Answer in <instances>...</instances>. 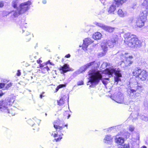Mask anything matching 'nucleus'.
Masks as SVG:
<instances>
[{
	"label": "nucleus",
	"instance_id": "obj_1",
	"mask_svg": "<svg viewBox=\"0 0 148 148\" xmlns=\"http://www.w3.org/2000/svg\"><path fill=\"white\" fill-rule=\"evenodd\" d=\"M123 37L124 43L128 46L136 48L141 46V42L136 35L128 33L124 34Z\"/></svg>",
	"mask_w": 148,
	"mask_h": 148
},
{
	"label": "nucleus",
	"instance_id": "obj_2",
	"mask_svg": "<svg viewBox=\"0 0 148 148\" xmlns=\"http://www.w3.org/2000/svg\"><path fill=\"white\" fill-rule=\"evenodd\" d=\"M133 76L135 78L142 81H147L148 79V73L146 70L142 69L138 67L133 69L132 71Z\"/></svg>",
	"mask_w": 148,
	"mask_h": 148
},
{
	"label": "nucleus",
	"instance_id": "obj_3",
	"mask_svg": "<svg viewBox=\"0 0 148 148\" xmlns=\"http://www.w3.org/2000/svg\"><path fill=\"white\" fill-rule=\"evenodd\" d=\"M91 72L89 82L91 83L98 84L102 78L101 74L99 71H96L95 69L91 70Z\"/></svg>",
	"mask_w": 148,
	"mask_h": 148
},
{
	"label": "nucleus",
	"instance_id": "obj_4",
	"mask_svg": "<svg viewBox=\"0 0 148 148\" xmlns=\"http://www.w3.org/2000/svg\"><path fill=\"white\" fill-rule=\"evenodd\" d=\"M32 4L30 1L21 3L19 6V12L20 14H23L28 10L30 8V6Z\"/></svg>",
	"mask_w": 148,
	"mask_h": 148
},
{
	"label": "nucleus",
	"instance_id": "obj_5",
	"mask_svg": "<svg viewBox=\"0 0 148 148\" xmlns=\"http://www.w3.org/2000/svg\"><path fill=\"white\" fill-rule=\"evenodd\" d=\"M138 82L136 83L133 85L132 88L130 89V92L131 93H134L137 92L138 94H140L142 91V86L139 85Z\"/></svg>",
	"mask_w": 148,
	"mask_h": 148
},
{
	"label": "nucleus",
	"instance_id": "obj_6",
	"mask_svg": "<svg viewBox=\"0 0 148 148\" xmlns=\"http://www.w3.org/2000/svg\"><path fill=\"white\" fill-rule=\"evenodd\" d=\"M10 105L9 100L8 99L2 100L0 101V110L3 111L8 110L7 106Z\"/></svg>",
	"mask_w": 148,
	"mask_h": 148
},
{
	"label": "nucleus",
	"instance_id": "obj_7",
	"mask_svg": "<svg viewBox=\"0 0 148 148\" xmlns=\"http://www.w3.org/2000/svg\"><path fill=\"white\" fill-rule=\"evenodd\" d=\"M90 66L95 69H97L99 66L98 64L95 61L86 64L82 67V71H85Z\"/></svg>",
	"mask_w": 148,
	"mask_h": 148
},
{
	"label": "nucleus",
	"instance_id": "obj_8",
	"mask_svg": "<svg viewBox=\"0 0 148 148\" xmlns=\"http://www.w3.org/2000/svg\"><path fill=\"white\" fill-rule=\"evenodd\" d=\"M48 62H49V63L51 64V63L49 60L45 63L40 64L39 67L41 68V71L42 73H45L50 70L48 66H46L47 64H48Z\"/></svg>",
	"mask_w": 148,
	"mask_h": 148
},
{
	"label": "nucleus",
	"instance_id": "obj_9",
	"mask_svg": "<svg viewBox=\"0 0 148 148\" xmlns=\"http://www.w3.org/2000/svg\"><path fill=\"white\" fill-rule=\"evenodd\" d=\"M93 41L88 38H85L82 45V48L84 50H86L88 46L93 42Z\"/></svg>",
	"mask_w": 148,
	"mask_h": 148
},
{
	"label": "nucleus",
	"instance_id": "obj_10",
	"mask_svg": "<svg viewBox=\"0 0 148 148\" xmlns=\"http://www.w3.org/2000/svg\"><path fill=\"white\" fill-rule=\"evenodd\" d=\"M59 71H61L60 73L61 74H64L70 71L71 69L69 65L67 64H64L63 66L58 68Z\"/></svg>",
	"mask_w": 148,
	"mask_h": 148
},
{
	"label": "nucleus",
	"instance_id": "obj_11",
	"mask_svg": "<svg viewBox=\"0 0 148 148\" xmlns=\"http://www.w3.org/2000/svg\"><path fill=\"white\" fill-rule=\"evenodd\" d=\"M57 132H64L65 129H67L68 128L67 124H64L63 123L60 125L56 126V128H54Z\"/></svg>",
	"mask_w": 148,
	"mask_h": 148
},
{
	"label": "nucleus",
	"instance_id": "obj_12",
	"mask_svg": "<svg viewBox=\"0 0 148 148\" xmlns=\"http://www.w3.org/2000/svg\"><path fill=\"white\" fill-rule=\"evenodd\" d=\"M115 71V69L111 68H106L103 71V73L109 76H112Z\"/></svg>",
	"mask_w": 148,
	"mask_h": 148
},
{
	"label": "nucleus",
	"instance_id": "obj_13",
	"mask_svg": "<svg viewBox=\"0 0 148 148\" xmlns=\"http://www.w3.org/2000/svg\"><path fill=\"white\" fill-rule=\"evenodd\" d=\"M146 21V20L140 18H138L136 21V25L137 27L141 28L144 26Z\"/></svg>",
	"mask_w": 148,
	"mask_h": 148
},
{
	"label": "nucleus",
	"instance_id": "obj_14",
	"mask_svg": "<svg viewBox=\"0 0 148 148\" xmlns=\"http://www.w3.org/2000/svg\"><path fill=\"white\" fill-rule=\"evenodd\" d=\"M68 99L66 95H63L61 96L60 99L57 101L58 105L60 106H62L66 100Z\"/></svg>",
	"mask_w": 148,
	"mask_h": 148
},
{
	"label": "nucleus",
	"instance_id": "obj_15",
	"mask_svg": "<svg viewBox=\"0 0 148 148\" xmlns=\"http://www.w3.org/2000/svg\"><path fill=\"white\" fill-rule=\"evenodd\" d=\"M148 14V11L147 10L143 11L140 12L139 17L142 19L146 20Z\"/></svg>",
	"mask_w": 148,
	"mask_h": 148
},
{
	"label": "nucleus",
	"instance_id": "obj_16",
	"mask_svg": "<svg viewBox=\"0 0 148 148\" xmlns=\"http://www.w3.org/2000/svg\"><path fill=\"white\" fill-rule=\"evenodd\" d=\"M127 1V0H114L113 3L117 7H119L123 5Z\"/></svg>",
	"mask_w": 148,
	"mask_h": 148
},
{
	"label": "nucleus",
	"instance_id": "obj_17",
	"mask_svg": "<svg viewBox=\"0 0 148 148\" xmlns=\"http://www.w3.org/2000/svg\"><path fill=\"white\" fill-rule=\"evenodd\" d=\"M123 62L124 64L123 67H126L130 66L131 65L133 64V61L131 59L126 58L125 60Z\"/></svg>",
	"mask_w": 148,
	"mask_h": 148
},
{
	"label": "nucleus",
	"instance_id": "obj_18",
	"mask_svg": "<svg viewBox=\"0 0 148 148\" xmlns=\"http://www.w3.org/2000/svg\"><path fill=\"white\" fill-rule=\"evenodd\" d=\"M116 10V5H114V3H113L108 8V12L109 14H114Z\"/></svg>",
	"mask_w": 148,
	"mask_h": 148
},
{
	"label": "nucleus",
	"instance_id": "obj_19",
	"mask_svg": "<svg viewBox=\"0 0 148 148\" xmlns=\"http://www.w3.org/2000/svg\"><path fill=\"white\" fill-rule=\"evenodd\" d=\"M117 42L118 40L114 39L109 41L108 42V44L110 47H113L114 45H116Z\"/></svg>",
	"mask_w": 148,
	"mask_h": 148
},
{
	"label": "nucleus",
	"instance_id": "obj_20",
	"mask_svg": "<svg viewBox=\"0 0 148 148\" xmlns=\"http://www.w3.org/2000/svg\"><path fill=\"white\" fill-rule=\"evenodd\" d=\"M14 12L13 14L11 16V17L12 19H14V18L17 17L20 14H20L19 12V10L18 12H17L16 11L12 10L10 12L8 13V14H9L12 12Z\"/></svg>",
	"mask_w": 148,
	"mask_h": 148
},
{
	"label": "nucleus",
	"instance_id": "obj_21",
	"mask_svg": "<svg viewBox=\"0 0 148 148\" xmlns=\"http://www.w3.org/2000/svg\"><path fill=\"white\" fill-rule=\"evenodd\" d=\"M63 123L62 121L59 119L55 120L53 122V127L54 128H56V126H59Z\"/></svg>",
	"mask_w": 148,
	"mask_h": 148
},
{
	"label": "nucleus",
	"instance_id": "obj_22",
	"mask_svg": "<svg viewBox=\"0 0 148 148\" xmlns=\"http://www.w3.org/2000/svg\"><path fill=\"white\" fill-rule=\"evenodd\" d=\"M115 141L116 143L120 145H122L124 142L123 138L121 137L116 138L115 139Z\"/></svg>",
	"mask_w": 148,
	"mask_h": 148
},
{
	"label": "nucleus",
	"instance_id": "obj_23",
	"mask_svg": "<svg viewBox=\"0 0 148 148\" xmlns=\"http://www.w3.org/2000/svg\"><path fill=\"white\" fill-rule=\"evenodd\" d=\"M115 29V28L105 25L104 30L107 32L112 33L113 32Z\"/></svg>",
	"mask_w": 148,
	"mask_h": 148
},
{
	"label": "nucleus",
	"instance_id": "obj_24",
	"mask_svg": "<svg viewBox=\"0 0 148 148\" xmlns=\"http://www.w3.org/2000/svg\"><path fill=\"white\" fill-rule=\"evenodd\" d=\"M101 33L98 32L95 33L92 36V37L95 40H99L101 38Z\"/></svg>",
	"mask_w": 148,
	"mask_h": 148
},
{
	"label": "nucleus",
	"instance_id": "obj_25",
	"mask_svg": "<svg viewBox=\"0 0 148 148\" xmlns=\"http://www.w3.org/2000/svg\"><path fill=\"white\" fill-rule=\"evenodd\" d=\"M117 14L120 17H123L125 15V12L121 9H119L117 11Z\"/></svg>",
	"mask_w": 148,
	"mask_h": 148
},
{
	"label": "nucleus",
	"instance_id": "obj_26",
	"mask_svg": "<svg viewBox=\"0 0 148 148\" xmlns=\"http://www.w3.org/2000/svg\"><path fill=\"white\" fill-rule=\"evenodd\" d=\"M58 134H54L53 135V136L55 138L54 140L56 142H58L60 141L61 139L62 138V136L61 135H59L58 136V138H56L58 137Z\"/></svg>",
	"mask_w": 148,
	"mask_h": 148
},
{
	"label": "nucleus",
	"instance_id": "obj_27",
	"mask_svg": "<svg viewBox=\"0 0 148 148\" xmlns=\"http://www.w3.org/2000/svg\"><path fill=\"white\" fill-rule=\"evenodd\" d=\"M27 123L30 125H33L36 122V121L34 118L29 119L27 121Z\"/></svg>",
	"mask_w": 148,
	"mask_h": 148
},
{
	"label": "nucleus",
	"instance_id": "obj_28",
	"mask_svg": "<svg viewBox=\"0 0 148 148\" xmlns=\"http://www.w3.org/2000/svg\"><path fill=\"white\" fill-rule=\"evenodd\" d=\"M32 37V34L29 33V34H25V38L26 41L28 42L31 40Z\"/></svg>",
	"mask_w": 148,
	"mask_h": 148
},
{
	"label": "nucleus",
	"instance_id": "obj_29",
	"mask_svg": "<svg viewBox=\"0 0 148 148\" xmlns=\"http://www.w3.org/2000/svg\"><path fill=\"white\" fill-rule=\"evenodd\" d=\"M120 72V70H116L115 69V71L114 73L116 77H122V75Z\"/></svg>",
	"mask_w": 148,
	"mask_h": 148
},
{
	"label": "nucleus",
	"instance_id": "obj_30",
	"mask_svg": "<svg viewBox=\"0 0 148 148\" xmlns=\"http://www.w3.org/2000/svg\"><path fill=\"white\" fill-rule=\"evenodd\" d=\"M66 83H65L64 84H60L58 85L56 88V92H57L58 90L61 88L64 87H66Z\"/></svg>",
	"mask_w": 148,
	"mask_h": 148
},
{
	"label": "nucleus",
	"instance_id": "obj_31",
	"mask_svg": "<svg viewBox=\"0 0 148 148\" xmlns=\"http://www.w3.org/2000/svg\"><path fill=\"white\" fill-rule=\"evenodd\" d=\"M142 5L146 8V9H148V0H144L142 3Z\"/></svg>",
	"mask_w": 148,
	"mask_h": 148
},
{
	"label": "nucleus",
	"instance_id": "obj_32",
	"mask_svg": "<svg viewBox=\"0 0 148 148\" xmlns=\"http://www.w3.org/2000/svg\"><path fill=\"white\" fill-rule=\"evenodd\" d=\"M18 1L17 0L13 1L12 2V6L14 8H16L17 7Z\"/></svg>",
	"mask_w": 148,
	"mask_h": 148
},
{
	"label": "nucleus",
	"instance_id": "obj_33",
	"mask_svg": "<svg viewBox=\"0 0 148 148\" xmlns=\"http://www.w3.org/2000/svg\"><path fill=\"white\" fill-rule=\"evenodd\" d=\"M112 138L111 137V135H107L104 138V140L106 141H110L112 140Z\"/></svg>",
	"mask_w": 148,
	"mask_h": 148
},
{
	"label": "nucleus",
	"instance_id": "obj_34",
	"mask_svg": "<svg viewBox=\"0 0 148 148\" xmlns=\"http://www.w3.org/2000/svg\"><path fill=\"white\" fill-rule=\"evenodd\" d=\"M96 25L97 26L102 28L103 29H104L105 26V25H104V24L99 23H96Z\"/></svg>",
	"mask_w": 148,
	"mask_h": 148
},
{
	"label": "nucleus",
	"instance_id": "obj_35",
	"mask_svg": "<svg viewBox=\"0 0 148 148\" xmlns=\"http://www.w3.org/2000/svg\"><path fill=\"white\" fill-rule=\"evenodd\" d=\"M120 77H114V82L117 84L119 81H121V79L119 78Z\"/></svg>",
	"mask_w": 148,
	"mask_h": 148
},
{
	"label": "nucleus",
	"instance_id": "obj_36",
	"mask_svg": "<svg viewBox=\"0 0 148 148\" xmlns=\"http://www.w3.org/2000/svg\"><path fill=\"white\" fill-rule=\"evenodd\" d=\"M121 99H120V96L119 95H117L116 96V101L118 103H120L121 102Z\"/></svg>",
	"mask_w": 148,
	"mask_h": 148
},
{
	"label": "nucleus",
	"instance_id": "obj_37",
	"mask_svg": "<svg viewBox=\"0 0 148 148\" xmlns=\"http://www.w3.org/2000/svg\"><path fill=\"white\" fill-rule=\"evenodd\" d=\"M135 128L134 127L131 125L129 127V130L131 132H133Z\"/></svg>",
	"mask_w": 148,
	"mask_h": 148
},
{
	"label": "nucleus",
	"instance_id": "obj_38",
	"mask_svg": "<svg viewBox=\"0 0 148 148\" xmlns=\"http://www.w3.org/2000/svg\"><path fill=\"white\" fill-rule=\"evenodd\" d=\"M12 85V83L11 82L9 83L6 86V88L7 89H8L9 88L11 87Z\"/></svg>",
	"mask_w": 148,
	"mask_h": 148
},
{
	"label": "nucleus",
	"instance_id": "obj_39",
	"mask_svg": "<svg viewBox=\"0 0 148 148\" xmlns=\"http://www.w3.org/2000/svg\"><path fill=\"white\" fill-rule=\"evenodd\" d=\"M84 84V82L83 81H81L78 82L77 83V85L78 86L82 85Z\"/></svg>",
	"mask_w": 148,
	"mask_h": 148
},
{
	"label": "nucleus",
	"instance_id": "obj_40",
	"mask_svg": "<svg viewBox=\"0 0 148 148\" xmlns=\"http://www.w3.org/2000/svg\"><path fill=\"white\" fill-rule=\"evenodd\" d=\"M5 86V84L1 83H0V89L3 88Z\"/></svg>",
	"mask_w": 148,
	"mask_h": 148
},
{
	"label": "nucleus",
	"instance_id": "obj_41",
	"mask_svg": "<svg viewBox=\"0 0 148 148\" xmlns=\"http://www.w3.org/2000/svg\"><path fill=\"white\" fill-rule=\"evenodd\" d=\"M16 75L17 76H19L21 75V73L20 72V71L19 70H17V73H16Z\"/></svg>",
	"mask_w": 148,
	"mask_h": 148
},
{
	"label": "nucleus",
	"instance_id": "obj_42",
	"mask_svg": "<svg viewBox=\"0 0 148 148\" xmlns=\"http://www.w3.org/2000/svg\"><path fill=\"white\" fill-rule=\"evenodd\" d=\"M4 2L3 1H0V8H2L4 6Z\"/></svg>",
	"mask_w": 148,
	"mask_h": 148
},
{
	"label": "nucleus",
	"instance_id": "obj_43",
	"mask_svg": "<svg viewBox=\"0 0 148 148\" xmlns=\"http://www.w3.org/2000/svg\"><path fill=\"white\" fill-rule=\"evenodd\" d=\"M102 49L104 51H106L107 50V47L106 46L102 47Z\"/></svg>",
	"mask_w": 148,
	"mask_h": 148
},
{
	"label": "nucleus",
	"instance_id": "obj_44",
	"mask_svg": "<svg viewBox=\"0 0 148 148\" xmlns=\"http://www.w3.org/2000/svg\"><path fill=\"white\" fill-rule=\"evenodd\" d=\"M37 63L38 64H40L42 62V61L40 60V58L38 60H37L36 61Z\"/></svg>",
	"mask_w": 148,
	"mask_h": 148
},
{
	"label": "nucleus",
	"instance_id": "obj_45",
	"mask_svg": "<svg viewBox=\"0 0 148 148\" xmlns=\"http://www.w3.org/2000/svg\"><path fill=\"white\" fill-rule=\"evenodd\" d=\"M124 148H130L128 144H124L123 146Z\"/></svg>",
	"mask_w": 148,
	"mask_h": 148
},
{
	"label": "nucleus",
	"instance_id": "obj_46",
	"mask_svg": "<svg viewBox=\"0 0 148 148\" xmlns=\"http://www.w3.org/2000/svg\"><path fill=\"white\" fill-rule=\"evenodd\" d=\"M102 82L105 85H106L108 83V82L104 80L102 81Z\"/></svg>",
	"mask_w": 148,
	"mask_h": 148
},
{
	"label": "nucleus",
	"instance_id": "obj_47",
	"mask_svg": "<svg viewBox=\"0 0 148 148\" xmlns=\"http://www.w3.org/2000/svg\"><path fill=\"white\" fill-rule=\"evenodd\" d=\"M71 56V55L69 54H67L65 56V58H69Z\"/></svg>",
	"mask_w": 148,
	"mask_h": 148
},
{
	"label": "nucleus",
	"instance_id": "obj_48",
	"mask_svg": "<svg viewBox=\"0 0 148 148\" xmlns=\"http://www.w3.org/2000/svg\"><path fill=\"white\" fill-rule=\"evenodd\" d=\"M4 95V93L2 92L1 90H0V97Z\"/></svg>",
	"mask_w": 148,
	"mask_h": 148
},
{
	"label": "nucleus",
	"instance_id": "obj_49",
	"mask_svg": "<svg viewBox=\"0 0 148 148\" xmlns=\"http://www.w3.org/2000/svg\"><path fill=\"white\" fill-rule=\"evenodd\" d=\"M42 2L43 4H45L47 3V1L46 0H43L42 1Z\"/></svg>",
	"mask_w": 148,
	"mask_h": 148
},
{
	"label": "nucleus",
	"instance_id": "obj_50",
	"mask_svg": "<svg viewBox=\"0 0 148 148\" xmlns=\"http://www.w3.org/2000/svg\"><path fill=\"white\" fill-rule=\"evenodd\" d=\"M43 93V92H42L40 95V98H42V97H43L42 94Z\"/></svg>",
	"mask_w": 148,
	"mask_h": 148
},
{
	"label": "nucleus",
	"instance_id": "obj_51",
	"mask_svg": "<svg viewBox=\"0 0 148 148\" xmlns=\"http://www.w3.org/2000/svg\"><path fill=\"white\" fill-rule=\"evenodd\" d=\"M133 58V56H129L127 58H128L129 59H132V58Z\"/></svg>",
	"mask_w": 148,
	"mask_h": 148
},
{
	"label": "nucleus",
	"instance_id": "obj_52",
	"mask_svg": "<svg viewBox=\"0 0 148 148\" xmlns=\"http://www.w3.org/2000/svg\"><path fill=\"white\" fill-rule=\"evenodd\" d=\"M104 79L109 80V78H106L104 79Z\"/></svg>",
	"mask_w": 148,
	"mask_h": 148
},
{
	"label": "nucleus",
	"instance_id": "obj_53",
	"mask_svg": "<svg viewBox=\"0 0 148 148\" xmlns=\"http://www.w3.org/2000/svg\"><path fill=\"white\" fill-rule=\"evenodd\" d=\"M142 148H147L145 146H143L142 147Z\"/></svg>",
	"mask_w": 148,
	"mask_h": 148
},
{
	"label": "nucleus",
	"instance_id": "obj_54",
	"mask_svg": "<svg viewBox=\"0 0 148 148\" xmlns=\"http://www.w3.org/2000/svg\"><path fill=\"white\" fill-rule=\"evenodd\" d=\"M70 116V115L69 114H68V116H67L68 118H69V117Z\"/></svg>",
	"mask_w": 148,
	"mask_h": 148
},
{
	"label": "nucleus",
	"instance_id": "obj_55",
	"mask_svg": "<svg viewBox=\"0 0 148 148\" xmlns=\"http://www.w3.org/2000/svg\"><path fill=\"white\" fill-rule=\"evenodd\" d=\"M128 54V53H125V55H127Z\"/></svg>",
	"mask_w": 148,
	"mask_h": 148
},
{
	"label": "nucleus",
	"instance_id": "obj_56",
	"mask_svg": "<svg viewBox=\"0 0 148 148\" xmlns=\"http://www.w3.org/2000/svg\"><path fill=\"white\" fill-rule=\"evenodd\" d=\"M45 115L46 116L47 115V113H45Z\"/></svg>",
	"mask_w": 148,
	"mask_h": 148
}]
</instances>
